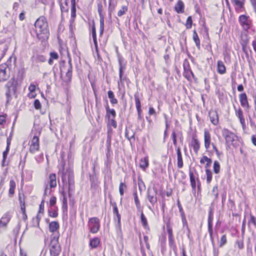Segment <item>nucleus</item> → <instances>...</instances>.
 <instances>
[{"label":"nucleus","instance_id":"nucleus-48","mask_svg":"<svg viewBox=\"0 0 256 256\" xmlns=\"http://www.w3.org/2000/svg\"><path fill=\"white\" fill-rule=\"evenodd\" d=\"M128 10V8L126 6H122V8L118 10V16H123L126 12Z\"/></svg>","mask_w":256,"mask_h":256},{"label":"nucleus","instance_id":"nucleus-16","mask_svg":"<svg viewBox=\"0 0 256 256\" xmlns=\"http://www.w3.org/2000/svg\"><path fill=\"white\" fill-rule=\"evenodd\" d=\"M208 115L211 122L214 126L218 124V112L215 110H211L209 112Z\"/></svg>","mask_w":256,"mask_h":256},{"label":"nucleus","instance_id":"nucleus-49","mask_svg":"<svg viewBox=\"0 0 256 256\" xmlns=\"http://www.w3.org/2000/svg\"><path fill=\"white\" fill-rule=\"evenodd\" d=\"M192 20L191 16H190L186 20V26L188 29H190L192 28Z\"/></svg>","mask_w":256,"mask_h":256},{"label":"nucleus","instance_id":"nucleus-37","mask_svg":"<svg viewBox=\"0 0 256 256\" xmlns=\"http://www.w3.org/2000/svg\"><path fill=\"white\" fill-rule=\"evenodd\" d=\"M249 42V39L246 34H242L241 36V39L240 40V43L242 46H246V45H248Z\"/></svg>","mask_w":256,"mask_h":256},{"label":"nucleus","instance_id":"nucleus-5","mask_svg":"<svg viewBox=\"0 0 256 256\" xmlns=\"http://www.w3.org/2000/svg\"><path fill=\"white\" fill-rule=\"evenodd\" d=\"M65 62L62 61L60 62V72H64V70H66V68L67 72H66V82H70L72 77V60L70 58L68 62V64L67 66H64Z\"/></svg>","mask_w":256,"mask_h":256},{"label":"nucleus","instance_id":"nucleus-11","mask_svg":"<svg viewBox=\"0 0 256 256\" xmlns=\"http://www.w3.org/2000/svg\"><path fill=\"white\" fill-rule=\"evenodd\" d=\"M98 12L100 18V34H102L104 30V17L102 13L103 6L101 2H100L98 4Z\"/></svg>","mask_w":256,"mask_h":256},{"label":"nucleus","instance_id":"nucleus-45","mask_svg":"<svg viewBox=\"0 0 256 256\" xmlns=\"http://www.w3.org/2000/svg\"><path fill=\"white\" fill-rule=\"evenodd\" d=\"M253 224L254 226L256 228V220L255 217L252 214H250V220L248 222V226L250 227V225Z\"/></svg>","mask_w":256,"mask_h":256},{"label":"nucleus","instance_id":"nucleus-42","mask_svg":"<svg viewBox=\"0 0 256 256\" xmlns=\"http://www.w3.org/2000/svg\"><path fill=\"white\" fill-rule=\"evenodd\" d=\"M220 164L219 162L217 160L214 162V173L218 174L220 172Z\"/></svg>","mask_w":256,"mask_h":256},{"label":"nucleus","instance_id":"nucleus-21","mask_svg":"<svg viewBox=\"0 0 256 256\" xmlns=\"http://www.w3.org/2000/svg\"><path fill=\"white\" fill-rule=\"evenodd\" d=\"M240 101L241 106L244 108H249L250 106L248 102L247 96L244 92L240 94Z\"/></svg>","mask_w":256,"mask_h":256},{"label":"nucleus","instance_id":"nucleus-34","mask_svg":"<svg viewBox=\"0 0 256 256\" xmlns=\"http://www.w3.org/2000/svg\"><path fill=\"white\" fill-rule=\"evenodd\" d=\"M140 220L142 224V226L144 227V228L146 230H150V228L148 224V222L147 221V219L144 216L143 212H142L140 215Z\"/></svg>","mask_w":256,"mask_h":256},{"label":"nucleus","instance_id":"nucleus-39","mask_svg":"<svg viewBox=\"0 0 256 256\" xmlns=\"http://www.w3.org/2000/svg\"><path fill=\"white\" fill-rule=\"evenodd\" d=\"M72 8L70 18H76V8L75 6V0H71Z\"/></svg>","mask_w":256,"mask_h":256},{"label":"nucleus","instance_id":"nucleus-4","mask_svg":"<svg viewBox=\"0 0 256 256\" xmlns=\"http://www.w3.org/2000/svg\"><path fill=\"white\" fill-rule=\"evenodd\" d=\"M18 82L14 78H12L6 85V96L8 100H10L12 98V96L14 95L17 90Z\"/></svg>","mask_w":256,"mask_h":256},{"label":"nucleus","instance_id":"nucleus-13","mask_svg":"<svg viewBox=\"0 0 256 256\" xmlns=\"http://www.w3.org/2000/svg\"><path fill=\"white\" fill-rule=\"evenodd\" d=\"M214 214L212 210H210L208 213V231L210 234V238L212 243L214 242V238L212 236V221L214 219Z\"/></svg>","mask_w":256,"mask_h":256},{"label":"nucleus","instance_id":"nucleus-61","mask_svg":"<svg viewBox=\"0 0 256 256\" xmlns=\"http://www.w3.org/2000/svg\"><path fill=\"white\" fill-rule=\"evenodd\" d=\"M110 114H111L114 118H115L116 116V113L114 109H110L108 112V116H106L108 118L110 117Z\"/></svg>","mask_w":256,"mask_h":256},{"label":"nucleus","instance_id":"nucleus-35","mask_svg":"<svg viewBox=\"0 0 256 256\" xmlns=\"http://www.w3.org/2000/svg\"><path fill=\"white\" fill-rule=\"evenodd\" d=\"M16 187V184L14 180H10V182L9 194L12 196L14 194V190Z\"/></svg>","mask_w":256,"mask_h":256},{"label":"nucleus","instance_id":"nucleus-36","mask_svg":"<svg viewBox=\"0 0 256 256\" xmlns=\"http://www.w3.org/2000/svg\"><path fill=\"white\" fill-rule=\"evenodd\" d=\"M148 166V160L147 157L141 159L140 162V166L142 170H144Z\"/></svg>","mask_w":256,"mask_h":256},{"label":"nucleus","instance_id":"nucleus-55","mask_svg":"<svg viewBox=\"0 0 256 256\" xmlns=\"http://www.w3.org/2000/svg\"><path fill=\"white\" fill-rule=\"evenodd\" d=\"M34 104L35 108L36 110H39L41 108V104L38 100H35Z\"/></svg>","mask_w":256,"mask_h":256},{"label":"nucleus","instance_id":"nucleus-31","mask_svg":"<svg viewBox=\"0 0 256 256\" xmlns=\"http://www.w3.org/2000/svg\"><path fill=\"white\" fill-rule=\"evenodd\" d=\"M56 175L54 174H50L49 176L50 186V188H55L56 186Z\"/></svg>","mask_w":256,"mask_h":256},{"label":"nucleus","instance_id":"nucleus-18","mask_svg":"<svg viewBox=\"0 0 256 256\" xmlns=\"http://www.w3.org/2000/svg\"><path fill=\"white\" fill-rule=\"evenodd\" d=\"M113 212L114 216H116V218H114V220L117 219L118 221V224L116 226L119 229H120L121 228V222H120V220H121V216L120 214H119L118 208L117 207L116 204V203H114L113 204Z\"/></svg>","mask_w":256,"mask_h":256},{"label":"nucleus","instance_id":"nucleus-53","mask_svg":"<svg viewBox=\"0 0 256 256\" xmlns=\"http://www.w3.org/2000/svg\"><path fill=\"white\" fill-rule=\"evenodd\" d=\"M92 36L93 38L94 42V43L95 46H96L97 45V41L96 38V31L94 27L92 28Z\"/></svg>","mask_w":256,"mask_h":256},{"label":"nucleus","instance_id":"nucleus-22","mask_svg":"<svg viewBox=\"0 0 256 256\" xmlns=\"http://www.w3.org/2000/svg\"><path fill=\"white\" fill-rule=\"evenodd\" d=\"M118 63H119V74H120V80L121 82L124 80V78L122 77V73L124 70L126 69V64L124 62V60L122 58H118Z\"/></svg>","mask_w":256,"mask_h":256},{"label":"nucleus","instance_id":"nucleus-57","mask_svg":"<svg viewBox=\"0 0 256 256\" xmlns=\"http://www.w3.org/2000/svg\"><path fill=\"white\" fill-rule=\"evenodd\" d=\"M18 200L20 204H24V196L23 194H20Z\"/></svg>","mask_w":256,"mask_h":256},{"label":"nucleus","instance_id":"nucleus-47","mask_svg":"<svg viewBox=\"0 0 256 256\" xmlns=\"http://www.w3.org/2000/svg\"><path fill=\"white\" fill-rule=\"evenodd\" d=\"M134 202H135V204L136 205V208H140V200H138V195H137L136 192H134Z\"/></svg>","mask_w":256,"mask_h":256},{"label":"nucleus","instance_id":"nucleus-64","mask_svg":"<svg viewBox=\"0 0 256 256\" xmlns=\"http://www.w3.org/2000/svg\"><path fill=\"white\" fill-rule=\"evenodd\" d=\"M252 6L255 13L256 14V0H250Z\"/></svg>","mask_w":256,"mask_h":256},{"label":"nucleus","instance_id":"nucleus-33","mask_svg":"<svg viewBox=\"0 0 256 256\" xmlns=\"http://www.w3.org/2000/svg\"><path fill=\"white\" fill-rule=\"evenodd\" d=\"M100 242V240L99 238H94L90 240L89 245L92 248H94L98 247Z\"/></svg>","mask_w":256,"mask_h":256},{"label":"nucleus","instance_id":"nucleus-3","mask_svg":"<svg viewBox=\"0 0 256 256\" xmlns=\"http://www.w3.org/2000/svg\"><path fill=\"white\" fill-rule=\"evenodd\" d=\"M59 234H53L51 236V242L50 246V250L51 256H58L61 251L58 242Z\"/></svg>","mask_w":256,"mask_h":256},{"label":"nucleus","instance_id":"nucleus-58","mask_svg":"<svg viewBox=\"0 0 256 256\" xmlns=\"http://www.w3.org/2000/svg\"><path fill=\"white\" fill-rule=\"evenodd\" d=\"M50 58L53 60H58V55L57 52H54L50 53Z\"/></svg>","mask_w":256,"mask_h":256},{"label":"nucleus","instance_id":"nucleus-9","mask_svg":"<svg viewBox=\"0 0 256 256\" xmlns=\"http://www.w3.org/2000/svg\"><path fill=\"white\" fill-rule=\"evenodd\" d=\"M222 134L226 140V143L232 142L237 138L234 132L226 128L222 130Z\"/></svg>","mask_w":256,"mask_h":256},{"label":"nucleus","instance_id":"nucleus-19","mask_svg":"<svg viewBox=\"0 0 256 256\" xmlns=\"http://www.w3.org/2000/svg\"><path fill=\"white\" fill-rule=\"evenodd\" d=\"M134 100L136 102V108L138 112V119L141 120L142 116H141V113H142V109H141V104L140 100L138 98V95L137 94H135L134 95Z\"/></svg>","mask_w":256,"mask_h":256},{"label":"nucleus","instance_id":"nucleus-26","mask_svg":"<svg viewBox=\"0 0 256 256\" xmlns=\"http://www.w3.org/2000/svg\"><path fill=\"white\" fill-rule=\"evenodd\" d=\"M192 146L193 147L194 150L196 154H197L200 148V143L197 138H192Z\"/></svg>","mask_w":256,"mask_h":256},{"label":"nucleus","instance_id":"nucleus-41","mask_svg":"<svg viewBox=\"0 0 256 256\" xmlns=\"http://www.w3.org/2000/svg\"><path fill=\"white\" fill-rule=\"evenodd\" d=\"M125 136L128 140L132 138L134 140V134L132 130L131 132L128 131L126 128L125 130Z\"/></svg>","mask_w":256,"mask_h":256},{"label":"nucleus","instance_id":"nucleus-59","mask_svg":"<svg viewBox=\"0 0 256 256\" xmlns=\"http://www.w3.org/2000/svg\"><path fill=\"white\" fill-rule=\"evenodd\" d=\"M56 197L52 196V198H51L50 199V206H54L55 205V204H56Z\"/></svg>","mask_w":256,"mask_h":256},{"label":"nucleus","instance_id":"nucleus-20","mask_svg":"<svg viewBox=\"0 0 256 256\" xmlns=\"http://www.w3.org/2000/svg\"><path fill=\"white\" fill-rule=\"evenodd\" d=\"M234 108L236 112V115L238 118L240 122L242 124L243 128H244L246 126L245 120L243 116L242 111L240 108H239L238 109H236V107L234 106Z\"/></svg>","mask_w":256,"mask_h":256},{"label":"nucleus","instance_id":"nucleus-62","mask_svg":"<svg viewBox=\"0 0 256 256\" xmlns=\"http://www.w3.org/2000/svg\"><path fill=\"white\" fill-rule=\"evenodd\" d=\"M6 122V117L4 115H0V125H4Z\"/></svg>","mask_w":256,"mask_h":256},{"label":"nucleus","instance_id":"nucleus-43","mask_svg":"<svg viewBox=\"0 0 256 256\" xmlns=\"http://www.w3.org/2000/svg\"><path fill=\"white\" fill-rule=\"evenodd\" d=\"M206 182L208 184H210L212 180V172L209 169L206 170Z\"/></svg>","mask_w":256,"mask_h":256},{"label":"nucleus","instance_id":"nucleus-1","mask_svg":"<svg viewBox=\"0 0 256 256\" xmlns=\"http://www.w3.org/2000/svg\"><path fill=\"white\" fill-rule=\"evenodd\" d=\"M36 38L42 42L46 41L50 36V30L46 18L44 16L38 18L34 23Z\"/></svg>","mask_w":256,"mask_h":256},{"label":"nucleus","instance_id":"nucleus-51","mask_svg":"<svg viewBox=\"0 0 256 256\" xmlns=\"http://www.w3.org/2000/svg\"><path fill=\"white\" fill-rule=\"evenodd\" d=\"M226 242H227L226 237V236L225 234H224L222 236V238H220V246L222 247V246H224V244H226Z\"/></svg>","mask_w":256,"mask_h":256},{"label":"nucleus","instance_id":"nucleus-14","mask_svg":"<svg viewBox=\"0 0 256 256\" xmlns=\"http://www.w3.org/2000/svg\"><path fill=\"white\" fill-rule=\"evenodd\" d=\"M183 66L184 69L183 75L186 78L189 79L191 75L194 76V74L190 68V66L187 60H184Z\"/></svg>","mask_w":256,"mask_h":256},{"label":"nucleus","instance_id":"nucleus-27","mask_svg":"<svg viewBox=\"0 0 256 256\" xmlns=\"http://www.w3.org/2000/svg\"><path fill=\"white\" fill-rule=\"evenodd\" d=\"M190 185L192 186V191L196 192V180L195 176L194 174V173L191 170L190 171Z\"/></svg>","mask_w":256,"mask_h":256},{"label":"nucleus","instance_id":"nucleus-15","mask_svg":"<svg viewBox=\"0 0 256 256\" xmlns=\"http://www.w3.org/2000/svg\"><path fill=\"white\" fill-rule=\"evenodd\" d=\"M248 18V17L246 15H241L238 18L240 25L244 30H247L250 28V22Z\"/></svg>","mask_w":256,"mask_h":256},{"label":"nucleus","instance_id":"nucleus-30","mask_svg":"<svg viewBox=\"0 0 256 256\" xmlns=\"http://www.w3.org/2000/svg\"><path fill=\"white\" fill-rule=\"evenodd\" d=\"M226 68L224 64L222 61L218 62V72L220 74H224L226 73Z\"/></svg>","mask_w":256,"mask_h":256},{"label":"nucleus","instance_id":"nucleus-6","mask_svg":"<svg viewBox=\"0 0 256 256\" xmlns=\"http://www.w3.org/2000/svg\"><path fill=\"white\" fill-rule=\"evenodd\" d=\"M157 193L158 190L155 186H154L152 188L150 187L148 188L146 198L153 206L158 201Z\"/></svg>","mask_w":256,"mask_h":256},{"label":"nucleus","instance_id":"nucleus-10","mask_svg":"<svg viewBox=\"0 0 256 256\" xmlns=\"http://www.w3.org/2000/svg\"><path fill=\"white\" fill-rule=\"evenodd\" d=\"M10 68L7 65H1L0 66V82H4L10 77Z\"/></svg>","mask_w":256,"mask_h":256},{"label":"nucleus","instance_id":"nucleus-44","mask_svg":"<svg viewBox=\"0 0 256 256\" xmlns=\"http://www.w3.org/2000/svg\"><path fill=\"white\" fill-rule=\"evenodd\" d=\"M62 195H63L64 198H63V200H62V208L63 209V210H67V208H68L67 198L66 197V194H65L64 191H63V192H62Z\"/></svg>","mask_w":256,"mask_h":256},{"label":"nucleus","instance_id":"nucleus-29","mask_svg":"<svg viewBox=\"0 0 256 256\" xmlns=\"http://www.w3.org/2000/svg\"><path fill=\"white\" fill-rule=\"evenodd\" d=\"M11 218L12 216L10 214V212H8L5 214L0 219L3 222V226H6L7 224L11 219Z\"/></svg>","mask_w":256,"mask_h":256},{"label":"nucleus","instance_id":"nucleus-54","mask_svg":"<svg viewBox=\"0 0 256 256\" xmlns=\"http://www.w3.org/2000/svg\"><path fill=\"white\" fill-rule=\"evenodd\" d=\"M172 138L173 144L174 145L175 147L176 148V146H177L176 134L174 131L172 132Z\"/></svg>","mask_w":256,"mask_h":256},{"label":"nucleus","instance_id":"nucleus-24","mask_svg":"<svg viewBox=\"0 0 256 256\" xmlns=\"http://www.w3.org/2000/svg\"><path fill=\"white\" fill-rule=\"evenodd\" d=\"M184 2L181 0H179L174 6V10L178 14H182L184 12Z\"/></svg>","mask_w":256,"mask_h":256},{"label":"nucleus","instance_id":"nucleus-60","mask_svg":"<svg viewBox=\"0 0 256 256\" xmlns=\"http://www.w3.org/2000/svg\"><path fill=\"white\" fill-rule=\"evenodd\" d=\"M182 220V224H183V227L184 228L186 227V228L188 230V232H190V230L188 228V224L186 218H184Z\"/></svg>","mask_w":256,"mask_h":256},{"label":"nucleus","instance_id":"nucleus-28","mask_svg":"<svg viewBox=\"0 0 256 256\" xmlns=\"http://www.w3.org/2000/svg\"><path fill=\"white\" fill-rule=\"evenodd\" d=\"M60 228L59 224L58 222L54 221L49 224V230L50 232H56Z\"/></svg>","mask_w":256,"mask_h":256},{"label":"nucleus","instance_id":"nucleus-46","mask_svg":"<svg viewBox=\"0 0 256 256\" xmlns=\"http://www.w3.org/2000/svg\"><path fill=\"white\" fill-rule=\"evenodd\" d=\"M126 188V186L122 182H121L119 186V192L121 196L124 194V190Z\"/></svg>","mask_w":256,"mask_h":256},{"label":"nucleus","instance_id":"nucleus-7","mask_svg":"<svg viewBox=\"0 0 256 256\" xmlns=\"http://www.w3.org/2000/svg\"><path fill=\"white\" fill-rule=\"evenodd\" d=\"M88 225L90 232L92 234L96 233L100 230V220L98 218L94 217L89 219Z\"/></svg>","mask_w":256,"mask_h":256},{"label":"nucleus","instance_id":"nucleus-50","mask_svg":"<svg viewBox=\"0 0 256 256\" xmlns=\"http://www.w3.org/2000/svg\"><path fill=\"white\" fill-rule=\"evenodd\" d=\"M60 9L62 12H67L68 10V2H66V4H60Z\"/></svg>","mask_w":256,"mask_h":256},{"label":"nucleus","instance_id":"nucleus-40","mask_svg":"<svg viewBox=\"0 0 256 256\" xmlns=\"http://www.w3.org/2000/svg\"><path fill=\"white\" fill-rule=\"evenodd\" d=\"M242 46V50L244 52L246 57L247 58H249V52H250V54L252 55V50H250V47L248 46V45H246V46Z\"/></svg>","mask_w":256,"mask_h":256},{"label":"nucleus","instance_id":"nucleus-17","mask_svg":"<svg viewBox=\"0 0 256 256\" xmlns=\"http://www.w3.org/2000/svg\"><path fill=\"white\" fill-rule=\"evenodd\" d=\"M211 141V136L208 129L204 130V147L206 150L210 148Z\"/></svg>","mask_w":256,"mask_h":256},{"label":"nucleus","instance_id":"nucleus-63","mask_svg":"<svg viewBox=\"0 0 256 256\" xmlns=\"http://www.w3.org/2000/svg\"><path fill=\"white\" fill-rule=\"evenodd\" d=\"M212 192L213 194L215 196L216 198H217L218 196V188L217 186H214L213 188Z\"/></svg>","mask_w":256,"mask_h":256},{"label":"nucleus","instance_id":"nucleus-23","mask_svg":"<svg viewBox=\"0 0 256 256\" xmlns=\"http://www.w3.org/2000/svg\"><path fill=\"white\" fill-rule=\"evenodd\" d=\"M176 154H177V160H178V168H182L183 167V160L182 155V152L180 150V148H177L176 149Z\"/></svg>","mask_w":256,"mask_h":256},{"label":"nucleus","instance_id":"nucleus-8","mask_svg":"<svg viewBox=\"0 0 256 256\" xmlns=\"http://www.w3.org/2000/svg\"><path fill=\"white\" fill-rule=\"evenodd\" d=\"M40 149V142L38 135L37 133L34 134L31 140V144L30 146V152L32 154H34Z\"/></svg>","mask_w":256,"mask_h":256},{"label":"nucleus","instance_id":"nucleus-12","mask_svg":"<svg viewBox=\"0 0 256 256\" xmlns=\"http://www.w3.org/2000/svg\"><path fill=\"white\" fill-rule=\"evenodd\" d=\"M236 12L238 13L243 12L244 10L245 0H230Z\"/></svg>","mask_w":256,"mask_h":256},{"label":"nucleus","instance_id":"nucleus-56","mask_svg":"<svg viewBox=\"0 0 256 256\" xmlns=\"http://www.w3.org/2000/svg\"><path fill=\"white\" fill-rule=\"evenodd\" d=\"M210 158H208L207 156H204L200 160V164H204L205 162H210Z\"/></svg>","mask_w":256,"mask_h":256},{"label":"nucleus","instance_id":"nucleus-25","mask_svg":"<svg viewBox=\"0 0 256 256\" xmlns=\"http://www.w3.org/2000/svg\"><path fill=\"white\" fill-rule=\"evenodd\" d=\"M108 16L109 18H112V13L114 10L116 6V2L114 0H108Z\"/></svg>","mask_w":256,"mask_h":256},{"label":"nucleus","instance_id":"nucleus-52","mask_svg":"<svg viewBox=\"0 0 256 256\" xmlns=\"http://www.w3.org/2000/svg\"><path fill=\"white\" fill-rule=\"evenodd\" d=\"M48 212L49 216L52 218H56L58 216L57 212L55 210H50Z\"/></svg>","mask_w":256,"mask_h":256},{"label":"nucleus","instance_id":"nucleus-2","mask_svg":"<svg viewBox=\"0 0 256 256\" xmlns=\"http://www.w3.org/2000/svg\"><path fill=\"white\" fill-rule=\"evenodd\" d=\"M62 173V180L64 184V186L68 188V196H70L72 192L74 190V176L72 170L68 168H66V171L64 172V166L62 167V170L61 172L60 170L59 173Z\"/></svg>","mask_w":256,"mask_h":256},{"label":"nucleus","instance_id":"nucleus-38","mask_svg":"<svg viewBox=\"0 0 256 256\" xmlns=\"http://www.w3.org/2000/svg\"><path fill=\"white\" fill-rule=\"evenodd\" d=\"M108 97L110 99V102L112 104H116L118 102L117 99L114 98V92L112 90H109L108 92Z\"/></svg>","mask_w":256,"mask_h":256},{"label":"nucleus","instance_id":"nucleus-32","mask_svg":"<svg viewBox=\"0 0 256 256\" xmlns=\"http://www.w3.org/2000/svg\"><path fill=\"white\" fill-rule=\"evenodd\" d=\"M192 38L194 41V42L196 45L197 47V48L200 50V40L199 38V37L198 35V34L196 30H194L193 32V36Z\"/></svg>","mask_w":256,"mask_h":256}]
</instances>
